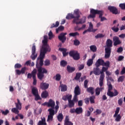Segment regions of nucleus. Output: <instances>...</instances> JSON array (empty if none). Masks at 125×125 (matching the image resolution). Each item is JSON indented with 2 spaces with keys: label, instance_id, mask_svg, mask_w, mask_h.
I'll list each match as a JSON object with an SVG mask.
<instances>
[{
  "label": "nucleus",
  "instance_id": "62",
  "mask_svg": "<svg viewBox=\"0 0 125 125\" xmlns=\"http://www.w3.org/2000/svg\"><path fill=\"white\" fill-rule=\"evenodd\" d=\"M96 115H100V114H101V113H102V110L101 109H97L96 110Z\"/></svg>",
  "mask_w": 125,
  "mask_h": 125
},
{
  "label": "nucleus",
  "instance_id": "25",
  "mask_svg": "<svg viewBox=\"0 0 125 125\" xmlns=\"http://www.w3.org/2000/svg\"><path fill=\"white\" fill-rule=\"evenodd\" d=\"M93 73L96 76H99V75H100V69L99 68V67H96L95 68H94Z\"/></svg>",
  "mask_w": 125,
  "mask_h": 125
},
{
  "label": "nucleus",
  "instance_id": "19",
  "mask_svg": "<svg viewBox=\"0 0 125 125\" xmlns=\"http://www.w3.org/2000/svg\"><path fill=\"white\" fill-rule=\"evenodd\" d=\"M66 70L68 73H74L76 71V68L75 67L71 66L70 65H67L66 67Z\"/></svg>",
  "mask_w": 125,
  "mask_h": 125
},
{
  "label": "nucleus",
  "instance_id": "50",
  "mask_svg": "<svg viewBox=\"0 0 125 125\" xmlns=\"http://www.w3.org/2000/svg\"><path fill=\"white\" fill-rule=\"evenodd\" d=\"M111 30H112V31H113V32L115 33H118L119 32V27L116 28V26H114L111 28Z\"/></svg>",
  "mask_w": 125,
  "mask_h": 125
},
{
  "label": "nucleus",
  "instance_id": "60",
  "mask_svg": "<svg viewBox=\"0 0 125 125\" xmlns=\"http://www.w3.org/2000/svg\"><path fill=\"white\" fill-rule=\"evenodd\" d=\"M123 50H124V49L122 47H120L118 48L117 50V52L118 53H121V52H123Z\"/></svg>",
  "mask_w": 125,
  "mask_h": 125
},
{
  "label": "nucleus",
  "instance_id": "10",
  "mask_svg": "<svg viewBox=\"0 0 125 125\" xmlns=\"http://www.w3.org/2000/svg\"><path fill=\"white\" fill-rule=\"evenodd\" d=\"M108 62L109 61H107L105 62L102 59H99L96 62L95 65L96 67H99L100 66H106Z\"/></svg>",
  "mask_w": 125,
  "mask_h": 125
},
{
  "label": "nucleus",
  "instance_id": "49",
  "mask_svg": "<svg viewBox=\"0 0 125 125\" xmlns=\"http://www.w3.org/2000/svg\"><path fill=\"white\" fill-rule=\"evenodd\" d=\"M64 30V26L61 25L56 29V33H58L59 31H63Z\"/></svg>",
  "mask_w": 125,
  "mask_h": 125
},
{
  "label": "nucleus",
  "instance_id": "15",
  "mask_svg": "<svg viewBox=\"0 0 125 125\" xmlns=\"http://www.w3.org/2000/svg\"><path fill=\"white\" fill-rule=\"evenodd\" d=\"M37 56L38 55L36 54V45H33L32 47V55L31 56V58L32 60H35Z\"/></svg>",
  "mask_w": 125,
  "mask_h": 125
},
{
  "label": "nucleus",
  "instance_id": "32",
  "mask_svg": "<svg viewBox=\"0 0 125 125\" xmlns=\"http://www.w3.org/2000/svg\"><path fill=\"white\" fill-rule=\"evenodd\" d=\"M63 114L62 113H59L58 115L57 119L59 122H62L63 121Z\"/></svg>",
  "mask_w": 125,
  "mask_h": 125
},
{
  "label": "nucleus",
  "instance_id": "20",
  "mask_svg": "<svg viewBox=\"0 0 125 125\" xmlns=\"http://www.w3.org/2000/svg\"><path fill=\"white\" fill-rule=\"evenodd\" d=\"M59 51L62 52L63 57H66V56H68V54H69L68 52H67V49L65 48H59Z\"/></svg>",
  "mask_w": 125,
  "mask_h": 125
},
{
  "label": "nucleus",
  "instance_id": "16",
  "mask_svg": "<svg viewBox=\"0 0 125 125\" xmlns=\"http://www.w3.org/2000/svg\"><path fill=\"white\" fill-rule=\"evenodd\" d=\"M67 35V33H62L60 34V35L58 36V39L62 42V43H64L65 42H66V36Z\"/></svg>",
  "mask_w": 125,
  "mask_h": 125
},
{
  "label": "nucleus",
  "instance_id": "35",
  "mask_svg": "<svg viewBox=\"0 0 125 125\" xmlns=\"http://www.w3.org/2000/svg\"><path fill=\"white\" fill-rule=\"evenodd\" d=\"M81 77H82V73H77L76 74V76L74 78V79L76 81H79V80H80V78H81Z\"/></svg>",
  "mask_w": 125,
  "mask_h": 125
},
{
  "label": "nucleus",
  "instance_id": "18",
  "mask_svg": "<svg viewBox=\"0 0 125 125\" xmlns=\"http://www.w3.org/2000/svg\"><path fill=\"white\" fill-rule=\"evenodd\" d=\"M40 87L42 90H46L49 87V84L46 83L42 82L40 83Z\"/></svg>",
  "mask_w": 125,
  "mask_h": 125
},
{
  "label": "nucleus",
  "instance_id": "17",
  "mask_svg": "<svg viewBox=\"0 0 125 125\" xmlns=\"http://www.w3.org/2000/svg\"><path fill=\"white\" fill-rule=\"evenodd\" d=\"M48 107H51L48 110H54L55 109V102L52 99H50L48 102Z\"/></svg>",
  "mask_w": 125,
  "mask_h": 125
},
{
  "label": "nucleus",
  "instance_id": "14",
  "mask_svg": "<svg viewBox=\"0 0 125 125\" xmlns=\"http://www.w3.org/2000/svg\"><path fill=\"white\" fill-rule=\"evenodd\" d=\"M107 95L111 98L114 97L119 95V92H118L116 89H114V92L112 91H107Z\"/></svg>",
  "mask_w": 125,
  "mask_h": 125
},
{
  "label": "nucleus",
  "instance_id": "21",
  "mask_svg": "<svg viewBox=\"0 0 125 125\" xmlns=\"http://www.w3.org/2000/svg\"><path fill=\"white\" fill-rule=\"evenodd\" d=\"M64 125H74V124L71 121H70V119L68 116L65 117L64 120Z\"/></svg>",
  "mask_w": 125,
  "mask_h": 125
},
{
  "label": "nucleus",
  "instance_id": "42",
  "mask_svg": "<svg viewBox=\"0 0 125 125\" xmlns=\"http://www.w3.org/2000/svg\"><path fill=\"white\" fill-rule=\"evenodd\" d=\"M120 107H118L116 108L115 114L113 115L114 118H116V116H117V115H118L119 113L120 112Z\"/></svg>",
  "mask_w": 125,
  "mask_h": 125
},
{
  "label": "nucleus",
  "instance_id": "37",
  "mask_svg": "<svg viewBox=\"0 0 125 125\" xmlns=\"http://www.w3.org/2000/svg\"><path fill=\"white\" fill-rule=\"evenodd\" d=\"M107 85L108 86V91H112L113 86L112 85V84H111V82H107Z\"/></svg>",
  "mask_w": 125,
  "mask_h": 125
},
{
  "label": "nucleus",
  "instance_id": "13",
  "mask_svg": "<svg viewBox=\"0 0 125 125\" xmlns=\"http://www.w3.org/2000/svg\"><path fill=\"white\" fill-rule=\"evenodd\" d=\"M108 10H109L110 12L112 13V14H120V13H119L118 11V8L115 6H108Z\"/></svg>",
  "mask_w": 125,
  "mask_h": 125
},
{
  "label": "nucleus",
  "instance_id": "46",
  "mask_svg": "<svg viewBox=\"0 0 125 125\" xmlns=\"http://www.w3.org/2000/svg\"><path fill=\"white\" fill-rule=\"evenodd\" d=\"M104 37H105V35H103V34H98L95 37V38L96 39H101V38H104Z\"/></svg>",
  "mask_w": 125,
  "mask_h": 125
},
{
  "label": "nucleus",
  "instance_id": "26",
  "mask_svg": "<svg viewBox=\"0 0 125 125\" xmlns=\"http://www.w3.org/2000/svg\"><path fill=\"white\" fill-rule=\"evenodd\" d=\"M87 91L92 95H93V94H94V88L93 87H87Z\"/></svg>",
  "mask_w": 125,
  "mask_h": 125
},
{
  "label": "nucleus",
  "instance_id": "3",
  "mask_svg": "<svg viewBox=\"0 0 125 125\" xmlns=\"http://www.w3.org/2000/svg\"><path fill=\"white\" fill-rule=\"evenodd\" d=\"M96 14L99 15V18L101 19V22L107 20L106 18L102 17L103 16V14H104V11H103V10H95L94 9H91L90 10V14L88 16V19H89V18H95Z\"/></svg>",
  "mask_w": 125,
  "mask_h": 125
},
{
  "label": "nucleus",
  "instance_id": "40",
  "mask_svg": "<svg viewBox=\"0 0 125 125\" xmlns=\"http://www.w3.org/2000/svg\"><path fill=\"white\" fill-rule=\"evenodd\" d=\"M74 45H76V46H78V45H80V44L81 43V42H80V41L78 39H75L74 42Z\"/></svg>",
  "mask_w": 125,
  "mask_h": 125
},
{
  "label": "nucleus",
  "instance_id": "8",
  "mask_svg": "<svg viewBox=\"0 0 125 125\" xmlns=\"http://www.w3.org/2000/svg\"><path fill=\"white\" fill-rule=\"evenodd\" d=\"M69 56L75 60L76 61H78V60H80L81 59V56H80V53L78 52V51H76L75 50H71L69 53Z\"/></svg>",
  "mask_w": 125,
  "mask_h": 125
},
{
  "label": "nucleus",
  "instance_id": "31",
  "mask_svg": "<svg viewBox=\"0 0 125 125\" xmlns=\"http://www.w3.org/2000/svg\"><path fill=\"white\" fill-rule=\"evenodd\" d=\"M89 99L91 104H94V103H95V101H94L95 99V96H90Z\"/></svg>",
  "mask_w": 125,
  "mask_h": 125
},
{
  "label": "nucleus",
  "instance_id": "2",
  "mask_svg": "<svg viewBox=\"0 0 125 125\" xmlns=\"http://www.w3.org/2000/svg\"><path fill=\"white\" fill-rule=\"evenodd\" d=\"M43 65V59H39L36 62V68L38 70L37 77L40 80L42 81V79L44 78V74H47V70L42 67Z\"/></svg>",
  "mask_w": 125,
  "mask_h": 125
},
{
  "label": "nucleus",
  "instance_id": "43",
  "mask_svg": "<svg viewBox=\"0 0 125 125\" xmlns=\"http://www.w3.org/2000/svg\"><path fill=\"white\" fill-rule=\"evenodd\" d=\"M70 37H76L77 36H80V34L78 32L70 33L69 34Z\"/></svg>",
  "mask_w": 125,
  "mask_h": 125
},
{
  "label": "nucleus",
  "instance_id": "23",
  "mask_svg": "<svg viewBox=\"0 0 125 125\" xmlns=\"http://www.w3.org/2000/svg\"><path fill=\"white\" fill-rule=\"evenodd\" d=\"M103 90H104V87H97L95 89L96 95L97 96L100 95V92H101V91H103Z\"/></svg>",
  "mask_w": 125,
  "mask_h": 125
},
{
  "label": "nucleus",
  "instance_id": "61",
  "mask_svg": "<svg viewBox=\"0 0 125 125\" xmlns=\"http://www.w3.org/2000/svg\"><path fill=\"white\" fill-rule=\"evenodd\" d=\"M125 79V77L124 76H120L119 78H118V82H124V80Z\"/></svg>",
  "mask_w": 125,
  "mask_h": 125
},
{
  "label": "nucleus",
  "instance_id": "44",
  "mask_svg": "<svg viewBox=\"0 0 125 125\" xmlns=\"http://www.w3.org/2000/svg\"><path fill=\"white\" fill-rule=\"evenodd\" d=\"M35 96V100L36 101H38V100H42V98H41V96H40V95L39 94H37L36 95H34Z\"/></svg>",
  "mask_w": 125,
  "mask_h": 125
},
{
  "label": "nucleus",
  "instance_id": "56",
  "mask_svg": "<svg viewBox=\"0 0 125 125\" xmlns=\"http://www.w3.org/2000/svg\"><path fill=\"white\" fill-rule=\"evenodd\" d=\"M118 104L119 106L123 105V98H120L118 101Z\"/></svg>",
  "mask_w": 125,
  "mask_h": 125
},
{
  "label": "nucleus",
  "instance_id": "27",
  "mask_svg": "<svg viewBox=\"0 0 125 125\" xmlns=\"http://www.w3.org/2000/svg\"><path fill=\"white\" fill-rule=\"evenodd\" d=\"M83 110V107H79L76 108V113L77 115H80V114H82Z\"/></svg>",
  "mask_w": 125,
  "mask_h": 125
},
{
  "label": "nucleus",
  "instance_id": "57",
  "mask_svg": "<svg viewBox=\"0 0 125 125\" xmlns=\"http://www.w3.org/2000/svg\"><path fill=\"white\" fill-rule=\"evenodd\" d=\"M48 36H49V39L51 40L52 38H53V34L52 33V31H50L49 34H48Z\"/></svg>",
  "mask_w": 125,
  "mask_h": 125
},
{
  "label": "nucleus",
  "instance_id": "1",
  "mask_svg": "<svg viewBox=\"0 0 125 125\" xmlns=\"http://www.w3.org/2000/svg\"><path fill=\"white\" fill-rule=\"evenodd\" d=\"M81 15H80V11L76 10L74 11L73 14L69 13L66 17V19H73L72 21L73 24H76V25H80V24H83L85 23L86 17L85 16L83 17L82 18L80 19Z\"/></svg>",
  "mask_w": 125,
  "mask_h": 125
},
{
  "label": "nucleus",
  "instance_id": "6",
  "mask_svg": "<svg viewBox=\"0 0 125 125\" xmlns=\"http://www.w3.org/2000/svg\"><path fill=\"white\" fill-rule=\"evenodd\" d=\"M17 103H15L16 107L12 108L11 109V111L13 113H14L15 114H19V110H21L22 109V104L20 102V100H19V99H17Z\"/></svg>",
  "mask_w": 125,
  "mask_h": 125
},
{
  "label": "nucleus",
  "instance_id": "58",
  "mask_svg": "<svg viewBox=\"0 0 125 125\" xmlns=\"http://www.w3.org/2000/svg\"><path fill=\"white\" fill-rule=\"evenodd\" d=\"M78 95H74L73 97V100H72L74 102H78Z\"/></svg>",
  "mask_w": 125,
  "mask_h": 125
},
{
  "label": "nucleus",
  "instance_id": "55",
  "mask_svg": "<svg viewBox=\"0 0 125 125\" xmlns=\"http://www.w3.org/2000/svg\"><path fill=\"white\" fill-rule=\"evenodd\" d=\"M21 67H22V65L20 63H16L14 66L15 69H20Z\"/></svg>",
  "mask_w": 125,
  "mask_h": 125
},
{
  "label": "nucleus",
  "instance_id": "48",
  "mask_svg": "<svg viewBox=\"0 0 125 125\" xmlns=\"http://www.w3.org/2000/svg\"><path fill=\"white\" fill-rule=\"evenodd\" d=\"M92 30H93V25L92 23H89V26L88 28V32H92Z\"/></svg>",
  "mask_w": 125,
  "mask_h": 125
},
{
  "label": "nucleus",
  "instance_id": "5",
  "mask_svg": "<svg viewBox=\"0 0 125 125\" xmlns=\"http://www.w3.org/2000/svg\"><path fill=\"white\" fill-rule=\"evenodd\" d=\"M106 65H103V67L102 68V71H100L101 76L99 79V85L102 87L103 86V81H104V78H105V74L104 72H107L108 69L110 68V62H107Z\"/></svg>",
  "mask_w": 125,
  "mask_h": 125
},
{
  "label": "nucleus",
  "instance_id": "45",
  "mask_svg": "<svg viewBox=\"0 0 125 125\" xmlns=\"http://www.w3.org/2000/svg\"><path fill=\"white\" fill-rule=\"evenodd\" d=\"M61 86V91L64 92L67 90V86L66 85H62Z\"/></svg>",
  "mask_w": 125,
  "mask_h": 125
},
{
  "label": "nucleus",
  "instance_id": "29",
  "mask_svg": "<svg viewBox=\"0 0 125 125\" xmlns=\"http://www.w3.org/2000/svg\"><path fill=\"white\" fill-rule=\"evenodd\" d=\"M41 96L42 98H46L48 96V92L46 91L42 92Z\"/></svg>",
  "mask_w": 125,
  "mask_h": 125
},
{
  "label": "nucleus",
  "instance_id": "36",
  "mask_svg": "<svg viewBox=\"0 0 125 125\" xmlns=\"http://www.w3.org/2000/svg\"><path fill=\"white\" fill-rule=\"evenodd\" d=\"M116 119H115V122H121V119H122V116L120 114H117L115 117Z\"/></svg>",
  "mask_w": 125,
  "mask_h": 125
},
{
  "label": "nucleus",
  "instance_id": "30",
  "mask_svg": "<svg viewBox=\"0 0 125 125\" xmlns=\"http://www.w3.org/2000/svg\"><path fill=\"white\" fill-rule=\"evenodd\" d=\"M68 106L69 108H73L75 107V102L73 100L68 101Z\"/></svg>",
  "mask_w": 125,
  "mask_h": 125
},
{
  "label": "nucleus",
  "instance_id": "54",
  "mask_svg": "<svg viewBox=\"0 0 125 125\" xmlns=\"http://www.w3.org/2000/svg\"><path fill=\"white\" fill-rule=\"evenodd\" d=\"M84 68V64H80L78 66V70L82 71Z\"/></svg>",
  "mask_w": 125,
  "mask_h": 125
},
{
  "label": "nucleus",
  "instance_id": "12",
  "mask_svg": "<svg viewBox=\"0 0 125 125\" xmlns=\"http://www.w3.org/2000/svg\"><path fill=\"white\" fill-rule=\"evenodd\" d=\"M113 45L114 46H117V45H120L121 44L122 41L120 40V38L118 36H114L113 38Z\"/></svg>",
  "mask_w": 125,
  "mask_h": 125
},
{
  "label": "nucleus",
  "instance_id": "9",
  "mask_svg": "<svg viewBox=\"0 0 125 125\" xmlns=\"http://www.w3.org/2000/svg\"><path fill=\"white\" fill-rule=\"evenodd\" d=\"M48 112H49V115H48L47 122V123H50V122L53 121V116L55 115V110L48 109Z\"/></svg>",
  "mask_w": 125,
  "mask_h": 125
},
{
  "label": "nucleus",
  "instance_id": "28",
  "mask_svg": "<svg viewBox=\"0 0 125 125\" xmlns=\"http://www.w3.org/2000/svg\"><path fill=\"white\" fill-rule=\"evenodd\" d=\"M67 64H68V62L65 60H62L60 62V65L62 67H66Z\"/></svg>",
  "mask_w": 125,
  "mask_h": 125
},
{
  "label": "nucleus",
  "instance_id": "11",
  "mask_svg": "<svg viewBox=\"0 0 125 125\" xmlns=\"http://www.w3.org/2000/svg\"><path fill=\"white\" fill-rule=\"evenodd\" d=\"M48 37L46 35H44L43 36V40L42 41V48H45L46 49H48V48H50V47L47 44L48 42Z\"/></svg>",
  "mask_w": 125,
  "mask_h": 125
},
{
  "label": "nucleus",
  "instance_id": "47",
  "mask_svg": "<svg viewBox=\"0 0 125 125\" xmlns=\"http://www.w3.org/2000/svg\"><path fill=\"white\" fill-rule=\"evenodd\" d=\"M31 75H32V78H36V75H37V69H34L31 72Z\"/></svg>",
  "mask_w": 125,
  "mask_h": 125
},
{
  "label": "nucleus",
  "instance_id": "64",
  "mask_svg": "<svg viewBox=\"0 0 125 125\" xmlns=\"http://www.w3.org/2000/svg\"><path fill=\"white\" fill-rule=\"evenodd\" d=\"M37 125H47V124L42 122L41 121H39Z\"/></svg>",
  "mask_w": 125,
  "mask_h": 125
},
{
  "label": "nucleus",
  "instance_id": "51",
  "mask_svg": "<svg viewBox=\"0 0 125 125\" xmlns=\"http://www.w3.org/2000/svg\"><path fill=\"white\" fill-rule=\"evenodd\" d=\"M61 80V75L60 74H57L56 75V81L59 82Z\"/></svg>",
  "mask_w": 125,
  "mask_h": 125
},
{
  "label": "nucleus",
  "instance_id": "22",
  "mask_svg": "<svg viewBox=\"0 0 125 125\" xmlns=\"http://www.w3.org/2000/svg\"><path fill=\"white\" fill-rule=\"evenodd\" d=\"M74 95H81V89L78 85L76 86L74 89Z\"/></svg>",
  "mask_w": 125,
  "mask_h": 125
},
{
  "label": "nucleus",
  "instance_id": "59",
  "mask_svg": "<svg viewBox=\"0 0 125 125\" xmlns=\"http://www.w3.org/2000/svg\"><path fill=\"white\" fill-rule=\"evenodd\" d=\"M26 70H27V68L26 67H22L21 70V74H25V72H26Z\"/></svg>",
  "mask_w": 125,
  "mask_h": 125
},
{
  "label": "nucleus",
  "instance_id": "41",
  "mask_svg": "<svg viewBox=\"0 0 125 125\" xmlns=\"http://www.w3.org/2000/svg\"><path fill=\"white\" fill-rule=\"evenodd\" d=\"M93 64V60L92 59H89L87 62V65L88 66V67H90V66H91Z\"/></svg>",
  "mask_w": 125,
  "mask_h": 125
},
{
  "label": "nucleus",
  "instance_id": "7",
  "mask_svg": "<svg viewBox=\"0 0 125 125\" xmlns=\"http://www.w3.org/2000/svg\"><path fill=\"white\" fill-rule=\"evenodd\" d=\"M51 51V48H48V49L41 48V51H40V57L38 58V60L39 59H44V57H45V54L46 52H50Z\"/></svg>",
  "mask_w": 125,
  "mask_h": 125
},
{
  "label": "nucleus",
  "instance_id": "52",
  "mask_svg": "<svg viewBox=\"0 0 125 125\" xmlns=\"http://www.w3.org/2000/svg\"><path fill=\"white\" fill-rule=\"evenodd\" d=\"M50 65V61L47 59L44 61V66H49Z\"/></svg>",
  "mask_w": 125,
  "mask_h": 125
},
{
  "label": "nucleus",
  "instance_id": "34",
  "mask_svg": "<svg viewBox=\"0 0 125 125\" xmlns=\"http://www.w3.org/2000/svg\"><path fill=\"white\" fill-rule=\"evenodd\" d=\"M59 24H60L59 21H57L56 22V24L55 23H53L51 25V26L50 27V28L52 29V28H57V27H58V26H59Z\"/></svg>",
  "mask_w": 125,
  "mask_h": 125
},
{
  "label": "nucleus",
  "instance_id": "39",
  "mask_svg": "<svg viewBox=\"0 0 125 125\" xmlns=\"http://www.w3.org/2000/svg\"><path fill=\"white\" fill-rule=\"evenodd\" d=\"M0 112H1V113H2V115H4V116H6L7 115V114H9V110L8 109H6L5 111L1 110Z\"/></svg>",
  "mask_w": 125,
  "mask_h": 125
},
{
  "label": "nucleus",
  "instance_id": "33",
  "mask_svg": "<svg viewBox=\"0 0 125 125\" xmlns=\"http://www.w3.org/2000/svg\"><path fill=\"white\" fill-rule=\"evenodd\" d=\"M90 50H91V51H92L93 52H96L97 50V47H96V46L94 45H91L90 46Z\"/></svg>",
  "mask_w": 125,
  "mask_h": 125
},
{
  "label": "nucleus",
  "instance_id": "53",
  "mask_svg": "<svg viewBox=\"0 0 125 125\" xmlns=\"http://www.w3.org/2000/svg\"><path fill=\"white\" fill-rule=\"evenodd\" d=\"M119 7H120V8L122 10H125V4L124 3L119 4Z\"/></svg>",
  "mask_w": 125,
  "mask_h": 125
},
{
  "label": "nucleus",
  "instance_id": "63",
  "mask_svg": "<svg viewBox=\"0 0 125 125\" xmlns=\"http://www.w3.org/2000/svg\"><path fill=\"white\" fill-rule=\"evenodd\" d=\"M87 83H88V81L85 80L84 82V86L85 88H87Z\"/></svg>",
  "mask_w": 125,
  "mask_h": 125
},
{
  "label": "nucleus",
  "instance_id": "4",
  "mask_svg": "<svg viewBox=\"0 0 125 125\" xmlns=\"http://www.w3.org/2000/svg\"><path fill=\"white\" fill-rule=\"evenodd\" d=\"M106 47L105 48L104 58L106 59L111 56V52L112 51L111 47H113V42L111 39H107L106 42Z\"/></svg>",
  "mask_w": 125,
  "mask_h": 125
},
{
  "label": "nucleus",
  "instance_id": "38",
  "mask_svg": "<svg viewBox=\"0 0 125 125\" xmlns=\"http://www.w3.org/2000/svg\"><path fill=\"white\" fill-rule=\"evenodd\" d=\"M56 105L55 106V113H57L58 112V109H59V102L58 101H57L56 102Z\"/></svg>",
  "mask_w": 125,
  "mask_h": 125
},
{
  "label": "nucleus",
  "instance_id": "24",
  "mask_svg": "<svg viewBox=\"0 0 125 125\" xmlns=\"http://www.w3.org/2000/svg\"><path fill=\"white\" fill-rule=\"evenodd\" d=\"M31 91L32 94L34 96L39 94V91L38 90V88H37V87L35 86L31 87Z\"/></svg>",
  "mask_w": 125,
  "mask_h": 125
}]
</instances>
